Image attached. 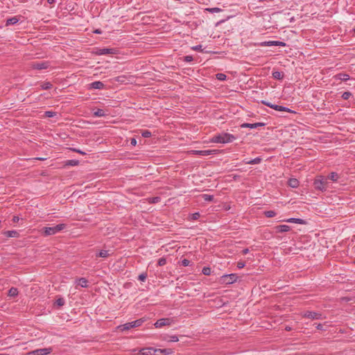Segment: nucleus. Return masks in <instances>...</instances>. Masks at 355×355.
Instances as JSON below:
<instances>
[{"label": "nucleus", "instance_id": "30", "mask_svg": "<svg viewBox=\"0 0 355 355\" xmlns=\"http://www.w3.org/2000/svg\"><path fill=\"white\" fill-rule=\"evenodd\" d=\"M78 164H79V162L78 160L71 159V160H67L66 162L65 165L66 166H77Z\"/></svg>", "mask_w": 355, "mask_h": 355}, {"label": "nucleus", "instance_id": "26", "mask_svg": "<svg viewBox=\"0 0 355 355\" xmlns=\"http://www.w3.org/2000/svg\"><path fill=\"white\" fill-rule=\"evenodd\" d=\"M328 178L333 182H336L338 179V175L337 173L331 172L328 176Z\"/></svg>", "mask_w": 355, "mask_h": 355}, {"label": "nucleus", "instance_id": "48", "mask_svg": "<svg viewBox=\"0 0 355 355\" xmlns=\"http://www.w3.org/2000/svg\"><path fill=\"white\" fill-rule=\"evenodd\" d=\"M193 60V57L191 55H187L184 57V61L189 62Z\"/></svg>", "mask_w": 355, "mask_h": 355}, {"label": "nucleus", "instance_id": "19", "mask_svg": "<svg viewBox=\"0 0 355 355\" xmlns=\"http://www.w3.org/2000/svg\"><path fill=\"white\" fill-rule=\"evenodd\" d=\"M288 184L292 188H297L299 186V181L295 178H291Z\"/></svg>", "mask_w": 355, "mask_h": 355}, {"label": "nucleus", "instance_id": "6", "mask_svg": "<svg viewBox=\"0 0 355 355\" xmlns=\"http://www.w3.org/2000/svg\"><path fill=\"white\" fill-rule=\"evenodd\" d=\"M174 323V320L173 318H162L158 320L154 324L155 327L156 328H161L164 326H171Z\"/></svg>", "mask_w": 355, "mask_h": 355}, {"label": "nucleus", "instance_id": "18", "mask_svg": "<svg viewBox=\"0 0 355 355\" xmlns=\"http://www.w3.org/2000/svg\"><path fill=\"white\" fill-rule=\"evenodd\" d=\"M114 53V50L113 49H107V48L101 49L98 50V53L99 55H106V54H110V53Z\"/></svg>", "mask_w": 355, "mask_h": 355}, {"label": "nucleus", "instance_id": "36", "mask_svg": "<svg viewBox=\"0 0 355 355\" xmlns=\"http://www.w3.org/2000/svg\"><path fill=\"white\" fill-rule=\"evenodd\" d=\"M216 76V78L219 80H225L227 78L226 75L222 73H217Z\"/></svg>", "mask_w": 355, "mask_h": 355}, {"label": "nucleus", "instance_id": "11", "mask_svg": "<svg viewBox=\"0 0 355 355\" xmlns=\"http://www.w3.org/2000/svg\"><path fill=\"white\" fill-rule=\"evenodd\" d=\"M303 317L312 320L322 319V314L318 312L306 311L303 314Z\"/></svg>", "mask_w": 355, "mask_h": 355}, {"label": "nucleus", "instance_id": "53", "mask_svg": "<svg viewBox=\"0 0 355 355\" xmlns=\"http://www.w3.org/2000/svg\"><path fill=\"white\" fill-rule=\"evenodd\" d=\"M248 252H249V250L248 248H245V249L243 250V251H242L243 254H248Z\"/></svg>", "mask_w": 355, "mask_h": 355}, {"label": "nucleus", "instance_id": "31", "mask_svg": "<svg viewBox=\"0 0 355 355\" xmlns=\"http://www.w3.org/2000/svg\"><path fill=\"white\" fill-rule=\"evenodd\" d=\"M110 255L109 251L107 250H101L99 252L97 256L103 258H106Z\"/></svg>", "mask_w": 355, "mask_h": 355}, {"label": "nucleus", "instance_id": "10", "mask_svg": "<svg viewBox=\"0 0 355 355\" xmlns=\"http://www.w3.org/2000/svg\"><path fill=\"white\" fill-rule=\"evenodd\" d=\"M218 153L217 150H192L191 153L201 156H208L215 155Z\"/></svg>", "mask_w": 355, "mask_h": 355}, {"label": "nucleus", "instance_id": "32", "mask_svg": "<svg viewBox=\"0 0 355 355\" xmlns=\"http://www.w3.org/2000/svg\"><path fill=\"white\" fill-rule=\"evenodd\" d=\"M264 214L268 218H272L276 216V213L274 211L269 210L264 212Z\"/></svg>", "mask_w": 355, "mask_h": 355}, {"label": "nucleus", "instance_id": "21", "mask_svg": "<svg viewBox=\"0 0 355 355\" xmlns=\"http://www.w3.org/2000/svg\"><path fill=\"white\" fill-rule=\"evenodd\" d=\"M19 19L17 17H13L8 19L6 21V26L13 25L18 22Z\"/></svg>", "mask_w": 355, "mask_h": 355}, {"label": "nucleus", "instance_id": "34", "mask_svg": "<svg viewBox=\"0 0 355 355\" xmlns=\"http://www.w3.org/2000/svg\"><path fill=\"white\" fill-rule=\"evenodd\" d=\"M41 87L43 89H49L51 88L52 85L49 82H45L41 85Z\"/></svg>", "mask_w": 355, "mask_h": 355}, {"label": "nucleus", "instance_id": "2", "mask_svg": "<svg viewBox=\"0 0 355 355\" xmlns=\"http://www.w3.org/2000/svg\"><path fill=\"white\" fill-rule=\"evenodd\" d=\"M66 227L65 224H58L53 227H46L43 229V233L44 235L51 236L57 234L58 232H60V231L63 230Z\"/></svg>", "mask_w": 355, "mask_h": 355}, {"label": "nucleus", "instance_id": "42", "mask_svg": "<svg viewBox=\"0 0 355 355\" xmlns=\"http://www.w3.org/2000/svg\"><path fill=\"white\" fill-rule=\"evenodd\" d=\"M200 217V214L198 212L194 213L191 215V220H196L198 219Z\"/></svg>", "mask_w": 355, "mask_h": 355}, {"label": "nucleus", "instance_id": "50", "mask_svg": "<svg viewBox=\"0 0 355 355\" xmlns=\"http://www.w3.org/2000/svg\"><path fill=\"white\" fill-rule=\"evenodd\" d=\"M244 266H245V263L243 261H239L237 263V267L239 268H240V269L243 268H244Z\"/></svg>", "mask_w": 355, "mask_h": 355}, {"label": "nucleus", "instance_id": "49", "mask_svg": "<svg viewBox=\"0 0 355 355\" xmlns=\"http://www.w3.org/2000/svg\"><path fill=\"white\" fill-rule=\"evenodd\" d=\"M71 150L73 152H76L79 154H81V155H85L86 153L85 152H83L82 150H79V149H76V148H71Z\"/></svg>", "mask_w": 355, "mask_h": 355}, {"label": "nucleus", "instance_id": "20", "mask_svg": "<svg viewBox=\"0 0 355 355\" xmlns=\"http://www.w3.org/2000/svg\"><path fill=\"white\" fill-rule=\"evenodd\" d=\"M336 80H347L349 79V76L347 73H338L335 76Z\"/></svg>", "mask_w": 355, "mask_h": 355}, {"label": "nucleus", "instance_id": "56", "mask_svg": "<svg viewBox=\"0 0 355 355\" xmlns=\"http://www.w3.org/2000/svg\"><path fill=\"white\" fill-rule=\"evenodd\" d=\"M55 1V0H47V2L50 4L53 3Z\"/></svg>", "mask_w": 355, "mask_h": 355}, {"label": "nucleus", "instance_id": "43", "mask_svg": "<svg viewBox=\"0 0 355 355\" xmlns=\"http://www.w3.org/2000/svg\"><path fill=\"white\" fill-rule=\"evenodd\" d=\"M147 277V274L146 273H141L139 275V280L141 281V282H144L146 280Z\"/></svg>", "mask_w": 355, "mask_h": 355}, {"label": "nucleus", "instance_id": "58", "mask_svg": "<svg viewBox=\"0 0 355 355\" xmlns=\"http://www.w3.org/2000/svg\"><path fill=\"white\" fill-rule=\"evenodd\" d=\"M286 330H287V331H291V327H286Z\"/></svg>", "mask_w": 355, "mask_h": 355}, {"label": "nucleus", "instance_id": "14", "mask_svg": "<svg viewBox=\"0 0 355 355\" xmlns=\"http://www.w3.org/2000/svg\"><path fill=\"white\" fill-rule=\"evenodd\" d=\"M155 352L153 347H145L139 350V353L142 355H154Z\"/></svg>", "mask_w": 355, "mask_h": 355}, {"label": "nucleus", "instance_id": "5", "mask_svg": "<svg viewBox=\"0 0 355 355\" xmlns=\"http://www.w3.org/2000/svg\"><path fill=\"white\" fill-rule=\"evenodd\" d=\"M237 276L235 274L225 275L220 277V282L221 284H231L236 281Z\"/></svg>", "mask_w": 355, "mask_h": 355}, {"label": "nucleus", "instance_id": "29", "mask_svg": "<svg viewBox=\"0 0 355 355\" xmlns=\"http://www.w3.org/2000/svg\"><path fill=\"white\" fill-rule=\"evenodd\" d=\"M155 352L154 355H166L168 354V352H167V349H155Z\"/></svg>", "mask_w": 355, "mask_h": 355}, {"label": "nucleus", "instance_id": "45", "mask_svg": "<svg viewBox=\"0 0 355 355\" xmlns=\"http://www.w3.org/2000/svg\"><path fill=\"white\" fill-rule=\"evenodd\" d=\"M179 340L178 337L175 335L170 336V341L178 342Z\"/></svg>", "mask_w": 355, "mask_h": 355}, {"label": "nucleus", "instance_id": "15", "mask_svg": "<svg viewBox=\"0 0 355 355\" xmlns=\"http://www.w3.org/2000/svg\"><path fill=\"white\" fill-rule=\"evenodd\" d=\"M105 85L101 81H95L90 84L89 87L95 89H101L104 88Z\"/></svg>", "mask_w": 355, "mask_h": 355}, {"label": "nucleus", "instance_id": "27", "mask_svg": "<svg viewBox=\"0 0 355 355\" xmlns=\"http://www.w3.org/2000/svg\"><path fill=\"white\" fill-rule=\"evenodd\" d=\"M94 115L97 117L104 116L105 115V112L102 109H98L94 112Z\"/></svg>", "mask_w": 355, "mask_h": 355}, {"label": "nucleus", "instance_id": "8", "mask_svg": "<svg viewBox=\"0 0 355 355\" xmlns=\"http://www.w3.org/2000/svg\"><path fill=\"white\" fill-rule=\"evenodd\" d=\"M52 352L51 347L37 349L26 353V355H48Z\"/></svg>", "mask_w": 355, "mask_h": 355}, {"label": "nucleus", "instance_id": "3", "mask_svg": "<svg viewBox=\"0 0 355 355\" xmlns=\"http://www.w3.org/2000/svg\"><path fill=\"white\" fill-rule=\"evenodd\" d=\"M328 182L327 178L323 176L317 178L313 182V185L315 189L324 191L327 189Z\"/></svg>", "mask_w": 355, "mask_h": 355}, {"label": "nucleus", "instance_id": "25", "mask_svg": "<svg viewBox=\"0 0 355 355\" xmlns=\"http://www.w3.org/2000/svg\"><path fill=\"white\" fill-rule=\"evenodd\" d=\"M261 161V159L260 157H256L253 159L245 161V163L246 164H259Z\"/></svg>", "mask_w": 355, "mask_h": 355}, {"label": "nucleus", "instance_id": "17", "mask_svg": "<svg viewBox=\"0 0 355 355\" xmlns=\"http://www.w3.org/2000/svg\"><path fill=\"white\" fill-rule=\"evenodd\" d=\"M283 221L287 222V223H294L297 224H304L305 222L304 220L301 218H291L286 220H284Z\"/></svg>", "mask_w": 355, "mask_h": 355}, {"label": "nucleus", "instance_id": "57", "mask_svg": "<svg viewBox=\"0 0 355 355\" xmlns=\"http://www.w3.org/2000/svg\"><path fill=\"white\" fill-rule=\"evenodd\" d=\"M94 33H101V31L99 29H96V30L94 31Z\"/></svg>", "mask_w": 355, "mask_h": 355}, {"label": "nucleus", "instance_id": "22", "mask_svg": "<svg viewBox=\"0 0 355 355\" xmlns=\"http://www.w3.org/2000/svg\"><path fill=\"white\" fill-rule=\"evenodd\" d=\"M284 76V75L283 72H281V71H274L272 73V77L277 80H282V79H283Z\"/></svg>", "mask_w": 355, "mask_h": 355}, {"label": "nucleus", "instance_id": "41", "mask_svg": "<svg viewBox=\"0 0 355 355\" xmlns=\"http://www.w3.org/2000/svg\"><path fill=\"white\" fill-rule=\"evenodd\" d=\"M141 135L143 137L148 138L151 136V132L148 130H144L142 132Z\"/></svg>", "mask_w": 355, "mask_h": 355}, {"label": "nucleus", "instance_id": "59", "mask_svg": "<svg viewBox=\"0 0 355 355\" xmlns=\"http://www.w3.org/2000/svg\"><path fill=\"white\" fill-rule=\"evenodd\" d=\"M38 159L43 160V158H37Z\"/></svg>", "mask_w": 355, "mask_h": 355}, {"label": "nucleus", "instance_id": "1", "mask_svg": "<svg viewBox=\"0 0 355 355\" xmlns=\"http://www.w3.org/2000/svg\"><path fill=\"white\" fill-rule=\"evenodd\" d=\"M236 139V137L227 132H223L214 136L210 141L212 143L227 144L231 143Z\"/></svg>", "mask_w": 355, "mask_h": 355}, {"label": "nucleus", "instance_id": "44", "mask_svg": "<svg viewBox=\"0 0 355 355\" xmlns=\"http://www.w3.org/2000/svg\"><path fill=\"white\" fill-rule=\"evenodd\" d=\"M55 115V113L51 111H47L45 112V116L47 117H53Z\"/></svg>", "mask_w": 355, "mask_h": 355}, {"label": "nucleus", "instance_id": "35", "mask_svg": "<svg viewBox=\"0 0 355 355\" xmlns=\"http://www.w3.org/2000/svg\"><path fill=\"white\" fill-rule=\"evenodd\" d=\"M207 10L211 13L220 12L222 10L220 8H207Z\"/></svg>", "mask_w": 355, "mask_h": 355}, {"label": "nucleus", "instance_id": "46", "mask_svg": "<svg viewBox=\"0 0 355 355\" xmlns=\"http://www.w3.org/2000/svg\"><path fill=\"white\" fill-rule=\"evenodd\" d=\"M189 263L190 261L188 259H184L182 261V265L184 266H188Z\"/></svg>", "mask_w": 355, "mask_h": 355}, {"label": "nucleus", "instance_id": "16", "mask_svg": "<svg viewBox=\"0 0 355 355\" xmlns=\"http://www.w3.org/2000/svg\"><path fill=\"white\" fill-rule=\"evenodd\" d=\"M275 230L277 232H286L290 231L291 227L286 225H282L275 227Z\"/></svg>", "mask_w": 355, "mask_h": 355}, {"label": "nucleus", "instance_id": "24", "mask_svg": "<svg viewBox=\"0 0 355 355\" xmlns=\"http://www.w3.org/2000/svg\"><path fill=\"white\" fill-rule=\"evenodd\" d=\"M87 282H88L85 278H80L78 279V285L83 288H86L87 286Z\"/></svg>", "mask_w": 355, "mask_h": 355}, {"label": "nucleus", "instance_id": "9", "mask_svg": "<svg viewBox=\"0 0 355 355\" xmlns=\"http://www.w3.org/2000/svg\"><path fill=\"white\" fill-rule=\"evenodd\" d=\"M49 62H44V61L34 62L31 63V67H32L33 69H38V70L47 69L49 67Z\"/></svg>", "mask_w": 355, "mask_h": 355}, {"label": "nucleus", "instance_id": "4", "mask_svg": "<svg viewBox=\"0 0 355 355\" xmlns=\"http://www.w3.org/2000/svg\"><path fill=\"white\" fill-rule=\"evenodd\" d=\"M144 321H145V319L140 318V319L137 320L135 321L128 322V323H125V324H122V325H119V326L117 327V329L121 330V331L128 330V329H130L131 328L140 327L143 324V322Z\"/></svg>", "mask_w": 355, "mask_h": 355}, {"label": "nucleus", "instance_id": "28", "mask_svg": "<svg viewBox=\"0 0 355 355\" xmlns=\"http://www.w3.org/2000/svg\"><path fill=\"white\" fill-rule=\"evenodd\" d=\"M6 235L8 237H17V236H18L19 234L17 231L12 230V231H7L6 232Z\"/></svg>", "mask_w": 355, "mask_h": 355}, {"label": "nucleus", "instance_id": "39", "mask_svg": "<svg viewBox=\"0 0 355 355\" xmlns=\"http://www.w3.org/2000/svg\"><path fill=\"white\" fill-rule=\"evenodd\" d=\"M55 304L58 305V306H62L64 304V299L62 298H58L56 301H55Z\"/></svg>", "mask_w": 355, "mask_h": 355}, {"label": "nucleus", "instance_id": "55", "mask_svg": "<svg viewBox=\"0 0 355 355\" xmlns=\"http://www.w3.org/2000/svg\"><path fill=\"white\" fill-rule=\"evenodd\" d=\"M12 220L14 222H17L19 220V217L18 216H14Z\"/></svg>", "mask_w": 355, "mask_h": 355}, {"label": "nucleus", "instance_id": "33", "mask_svg": "<svg viewBox=\"0 0 355 355\" xmlns=\"http://www.w3.org/2000/svg\"><path fill=\"white\" fill-rule=\"evenodd\" d=\"M202 198L205 201H212L214 196L209 194H203L202 195Z\"/></svg>", "mask_w": 355, "mask_h": 355}, {"label": "nucleus", "instance_id": "23", "mask_svg": "<svg viewBox=\"0 0 355 355\" xmlns=\"http://www.w3.org/2000/svg\"><path fill=\"white\" fill-rule=\"evenodd\" d=\"M8 296L10 297H16L18 295V290L17 288L12 287L8 291Z\"/></svg>", "mask_w": 355, "mask_h": 355}, {"label": "nucleus", "instance_id": "38", "mask_svg": "<svg viewBox=\"0 0 355 355\" xmlns=\"http://www.w3.org/2000/svg\"><path fill=\"white\" fill-rule=\"evenodd\" d=\"M166 263V259L164 257H162V258L159 259L157 264L159 266H164Z\"/></svg>", "mask_w": 355, "mask_h": 355}, {"label": "nucleus", "instance_id": "13", "mask_svg": "<svg viewBox=\"0 0 355 355\" xmlns=\"http://www.w3.org/2000/svg\"><path fill=\"white\" fill-rule=\"evenodd\" d=\"M265 125V123H261V122H259V123H244L243 124L241 125V127L244 128H259V127H263Z\"/></svg>", "mask_w": 355, "mask_h": 355}, {"label": "nucleus", "instance_id": "37", "mask_svg": "<svg viewBox=\"0 0 355 355\" xmlns=\"http://www.w3.org/2000/svg\"><path fill=\"white\" fill-rule=\"evenodd\" d=\"M202 272L205 275H209L211 274V268H209V267H204L202 268Z\"/></svg>", "mask_w": 355, "mask_h": 355}, {"label": "nucleus", "instance_id": "47", "mask_svg": "<svg viewBox=\"0 0 355 355\" xmlns=\"http://www.w3.org/2000/svg\"><path fill=\"white\" fill-rule=\"evenodd\" d=\"M191 49L193 51H202V46L201 45L194 46H192Z\"/></svg>", "mask_w": 355, "mask_h": 355}, {"label": "nucleus", "instance_id": "60", "mask_svg": "<svg viewBox=\"0 0 355 355\" xmlns=\"http://www.w3.org/2000/svg\"><path fill=\"white\" fill-rule=\"evenodd\" d=\"M354 31L355 32V28H354Z\"/></svg>", "mask_w": 355, "mask_h": 355}, {"label": "nucleus", "instance_id": "51", "mask_svg": "<svg viewBox=\"0 0 355 355\" xmlns=\"http://www.w3.org/2000/svg\"><path fill=\"white\" fill-rule=\"evenodd\" d=\"M130 144L135 146L137 145V140L135 138H132L130 140Z\"/></svg>", "mask_w": 355, "mask_h": 355}, {"label": "nucleus", "instance_id": "12", "mask_svg": "<svg viewBox=\"0 0 355 355\" xmlns=\"http://www.w3.org/2000/svg\"><path fill=\"white\" fill-rule=\"evenodd\" d=\"M261 46H285L286 44L280 41H266L262 42L259 44Z\"/></svg>", "mask_w": 355, "mask_h": 355}, {"label": "nucleus", "instance_id": "7", "mask_svg": "<svg viewBox=\"0 0 355 355\" xmlns=\"http://www.w3.org/2000/svg\"><path fill=\"white\" fill-rule=\"evenodd\" d=\"M262 103L263 105L270 107V108H272V109L277 110V111H281V112L284 111V112H293V111H292L289 108L284 107V106H282V105H275V104H272L271 103H269V102H267V101H262Z\"/></svg>", "mask_w": 355, "mask_h": 355}, {"label": "nucleus", "instance_id": "40", "mask_svg": "<svg viewBox=\"0 0 355 355\" xmlns=\"http://www.w3.org/2000/svg\"><path fill=\"white\" fill-rule=\"evenodd\" d=\"M352 96V94L349 92H345L343 94L342 98L345 100H347Z\"/></svg>", "mask_w": 355, "mask_h": 355}, {"label": "nucleus", "instance_id": "54", "mask_svg": "<svg viewBox=\"0 0 355 355\" xmlns=\"http://www.w3.org/2000/svg\"><path fill=\"white\" fill-rule=\"evenodd\" d=\"M316 328L318 329H320V330H322V325L321 324H318L317 326H316Z\"/></svg>", "mask_w": 355, "mask_h": 355}, {"label": "nucleus", "instance_id": "52", "mask_svg": "<svg viewBox=\"0 0 355 355\" xmlns=\"http://www.w3.org/2000/svg\"><path fill=\"white\" fill-rule=\"evenodd\" d=\"M124 78H125V77H124V76H119V77H117V78H116V80H117V81H121V82H123V81H124Z\"/></svg>", "mask_w": 355, "mask_h": 355}]
</instances>
